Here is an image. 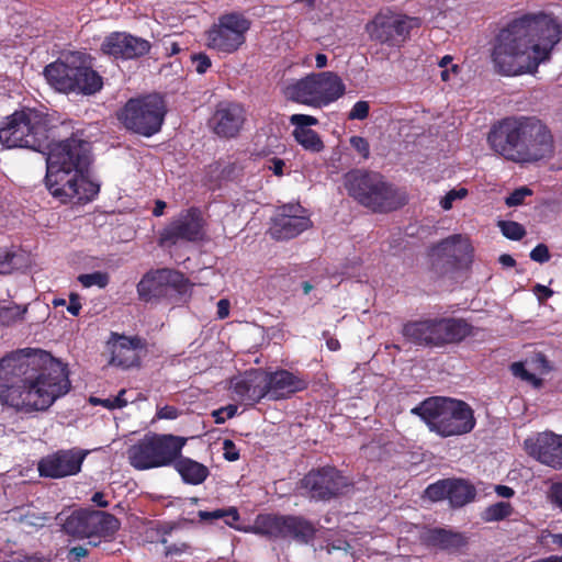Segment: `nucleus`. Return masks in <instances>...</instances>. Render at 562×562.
<instances>
[{
  "label": "nucleus",
  "mask_w": 562,
  "mask_h": 562,
  "mask_svg": "<svg viewBox=\"0 0 562 562\" xmlns=\"http://www.w3.org/2000/svg\"><path fill=\"white\" fill-rule=\"evenodd\" d=\"M111 353L110 363L122 368H130L138 360L137 346L133 339L127 337L114 339L111 342Z\"/></svg>",
  "instance_id": "c85d7f7f"
},
{
  "label": "nucleus",
  "mask_w": 562,
  "mask_h": 562,
  "mask_svg": "<svg viewBox=\"0 0 562 562\" xmlns=\"http://www.w3.org/2000/svg\"><path fill=\"white\" fill-rule=\"evenodd\" d=\"M532 191L527 187H521L516 189L510 195H508L505 200L506 205L508 206H517L522 204L524 200L531 195Z\"/></svg>",
  "instance_id": "de8ad7c7"
},
{
  "label": "nucleus",
  "mask_w": 562,
  "mask_h": 562,
  "mask_svg": "<svg viewBox=\"0 0 562 562\" xmlns=\"http://www.w3.org/2000/svg\"><path fill=\"white\" fill-rule=\"evenodd\" d=\"M81 310V303L78 294L71 293L69 296V304L67 305V311L74 315H79Z\"/></svg>",
  "instance_id": "6e6d98bb"
},
{
  "label": "nucleus",
  "mask_w": 562,
  "mask_h": 562,
  "mask_svg": "<svg viewBox=\"0 0 562 562\" xmlns=\"http://www.w3.org/2000/svg\"><path fill=\"white\" fill-rule=\"evenodd\" d=\"M412 413L443 438L469 434L476 424L471 406L451 397H430L413 408Z\"/></svg>",
  "instance_id": "20e7f679"
},
{
  "label": "nucleus",
  "mask_w": 562,
  "mask_h": 562,
  "mask_svg": "<svg viewBox=\"0 0 562 562\" xmlns=\"http://www.w3.org/2000/svg\"><path fill=\"white\" fill-rule=\"evenodd\" d=\"M561 35V24L549 14L514 21L496 37L491 55L495 71L506 77L537 74L551 59Z\"/></svg>",
  "instance_id": "f257e3e1"
},
{
  "label": "nucleus",
  "mask_w": 562,
  "mask_h": 562,
  "mask_svg": "<svg viewBox=\"0 0 562 562\" xmlns=\"http://www.w3.org/2000/svg\"><path fill=\"white\" fill-rule=\"evenodd\" d=\"M224 448H225V458L228 461H235L239 458V453L236 451L234 443L231 440L224 441Z\"/></svg>",
  "instance_id": "4d7b16f0"
},
{
  "label": "nucleus",
  "mask_w": 562,
  "mask_h": 562,
  "mask_svg": "<svg viewBox=\"0 0 562 562\" xmlns=\"http://www.w3.org/2000/svg\"><path fill=\"white\" fill-rule=\"evenodd\" d=\"M165 207H166V203L161 200H157L155 203V207L153 210V214L155 216H161L164 214Z\"/></svg>",
  "instance_id": "338daca9"
},
{
  "label": "nucleus",
  "mask_w": 562,
  "mask_h": 562,
  "mask_svg": "<svg viewBox=\"0 0 562 562\" xmlns=\"http://www.w3.org/2000/svg\"><path fill=\"white\" fill-rule=\"evenodd\" d=\"M530 258H531V260L539 262V263H544V262L549 261L550 254H549L548 247L544 244L537 245L531 250Z\"/></svg>",
  "instance_id": "3c124183"
},
{
  "label": "nucleus",
  "mask_w": 562,
  "mask_h": 562,
  "mask_svg": "<svg viewBox=\"0 0 562 562\" xmlns=\"http://www.w3.org/2000/svg\"><path fill=\"white\" fill-rule=\"evenodd\" d=\"M345 91L344 81L333 71L312 74L292 80L283 90L289 100L313 108H323L335 102Z\"/></svg>",
  "instance_id": "423d86ee"
},
{
  "label": "nucleus",
  "mask_w": 562,
  "mask_h": 562,
  "mask_svg": "<svg viewBox=\"0 0 562 562\" xmlns=\"http://www.w3.org/2000/svg\"><path fill=\"white\" fill-rule=\"evenodd\" d=\"M424 541L431 547L451 550L458 549L465 543L462 535L446 529H431L425 532Z\"/></svg>",
  "instance_id": "473e14b6"
},
{
  "label": "nucleus",
  "mask_w": 562,
  "mask_h": 562,
  "mask_svg": "<svg viewBox=\"0 0 562 562\" xmlns=\"http://www.w3.org/2000/svg\"><path fill=\"white\" fill-rule=\"evenodd\" d=\"M81 58L82 53L70 52L46 66L44 75L49 85L60 92H70L75 87L74 79Z\"/></svg>",
  "instance_id": "4be33fe9"
},
{
  "label": "nucleus",
  "mask_w": 562,
  "mask_h": 562,
  "mask_svg": "<svg viewBox=\"0 0 562 562\" xmlns=\"http://www.w3.org/2000/svg\"><path fill=\"white\" fill-rule=\"evenodd\" d=\"M26 306L9 304L0 306V325L10 326L23 319Z\"/></svg>",
  "instance_id": "58836bf2"
},
{
  "label": "nucleus",
  "mask_w": 562,
  "mask_h": 562,
  "mask_svg": "<svg viewBox=\"0 0 562 562\" xmlns=\"http://www.w3.org/2000/svg\"><path fill=\"white\" fill-rule=\"evenodd\" d=\"M91 499L99 507H106L109 505L108 502L104 499L103 493L101 492L94 493Z\"/></svg>",
  "instance_id": "69168bd1"
},
{
  "label": "nucleus",
  "mask_w": 562,
  "mask_h": 562,
  "mask_svg": "<svg viewBox=\"0 0 562 562\" xmlns=\"http://www.w3.org/2000/svg\"><path fill=\"white\" fill-rule=\"evenodd\" d=\"M125 393H126V391L122 390V391H120V393L116 396H114L113 402L117 408H122L127 405L128 400L124 397Z\"/></svg>",
  "instance_id": "e2e57ef3"
},
{
  "label": "nucleus",
  "mask_w": 562,
  "mask_h": 562,
  "mask_svg": "<svg viewBox=\"0 0 562 562\" xmlns=\"http://www.w3.org/2000/svg\"><path fill=\"white\" fill-rule=\"evenodd\" d=\"M498 261L502 266L507 267V268H512L516 265L515 259L510 255H507V254L502 255L499 257Z\"/></svg>",
  "instance_id": "0e129e2a"
},
{
  "label": "nucleus",
  "mask_w": 562,
  "mask_h": 562,
  "mask_svg": "<svg viewBox=\"0 0 562 562\" xmlns=\"http://www.w3.org/2000/svg\"><path fill=\"white\" fill-rule=\"evenodd\" d=\"M345 187L349 194L363 206L373 211L395 210L404 203L396 191L378 173L353 170L345 176Z\"/></svg>",
  "instance_id": "6e6552de"
},
{
  "label": "nucleus",
  "mask_w": 562,
  "mask_h": 562,
  "mask_svg": "<svg viewBox=\"0 0 562 562\" xmlns=\"http://www.w3.org/2000/svg\"><path fill=\"white\" fill-rule=\"evenodd\" d=\"M250 21L239 13L222 14L205 32V44L221 54L237 52L246 41Z\"/></svg>",
  "instance_id": "9b49d317"
},
{
  "label": "nucleus",
  "mask_w": 562,
  "mask_h": 562,
  "mask_svg": "<svg viewBox=\"0 0 562 562\" xmlns=\"http://www.w3.org/2000/svg\"><path fill=\"white\" fill-rule=\"evenodd\" d=\"M65 532L78 538L109 537L120 528L111 514L99 510H76L63 524Z\"/></svg>",
  "instance_id": "f8f14e48"
},
{
  "label": "nucleus",
  "mask_w": 562,
  "mask_h": 562,
  "mask_svg": "<svg viewBox=\"0 0 562 562\" xmlns=\"http://www.w3.org/2000/svg\"><path fill=\"white\" fill-rule=\"evenodd\" d=\"M438 321H420L408 323L403 328V335L414 344L438 346Z\"/></svg>",
  "instance_id": "bb28decb"
},
{
  "label": "nucleus",
  "mask_w": 562,
  "mask_h": 562,
  "mask_svg": "<svg viewBox=\"0 0 562 562\" xmlns=\"http://www.w3.org/2000/svg\"><path fill=\"white\" fill-rule=\"evenodd\" d=\"M22 263V254L15 247L0 248V274L13 272Z\"/></svg>",
  "instance_id": "4c0bfd02"
},
{
  "label": "nucleus",
  "mask_w": 562,
  "mask_h": 562,
  "mask_svg": "<svg viewBox=\"0 0 562 562\" xmlns=\"http://www.w3.org/2000/svg\"><path fill=\"white\" fill-rule=\"evenodd\" d=\"M198 516L200 520L207 522H213L217 519H224L227 526L239 529L236 524L239 521L240 516L236 507L220 508L212 512L200 510Z\"/></svg>",
  "instance_id": "e433bc0d"
},
{
  "label": "nucleus",
  "mask_w": 562,
  "mask_h": 562,
  "mask_svg": "<svg viewBox=\"0 0 562 562\" xmlns=\"http://www.w3.org/2000/svg\"><path fill=\"white\" fill-rule=\"evenodd\" d=\"M449 480L438 481L425 490V495L432 502L448 499Z\"/></svg>",
  "instance_id": "37998d69"
},
{
  "label": "nucleus",
  "mask_w": 562,
  "mask_h": 562,
  "mask_svg": "<svg viewBox=\"0 0 562 562\" xmlns=\"http://www.w3.org/2000/svg\"><path fill=\"white\" fill-rule=\"evenodd\" d=\"M46 153V170L56 166V170L88 168L90 164V144L77 137L54 143L44 144Z\"/></svg>",
  "instance_id": "ddd939ff"
},
{
  "label": "nucleus",
  "mask_w": 562,
  "mask_h": 562,
  "mask_svg": "<svg viewBox=\"0 0 562 562\" xmlns=\"http://www.w3.org/2000/svg\"><path fill=\"white\" fill-rule=\"evenodd\" d=\"M285 522L286 517L261 515L256 519L255 529L257 532L269 537L283 538Z\"/></svg>",
  "instance_id": "c9c22d12"
},
{
  "label": "nucleus",
  "mask_w": 562,
  "mask_h": 562,
  "mask_svg": "<svg viewBox=\"0 0 562 562\" xmlns=\"http://www.w3.org/2000/svg\"><path fill=\"white\" fill-rule=\"evenodd\" d=\"M528 456L553 469L562 468V436L552 431L537 432L524 441Z\"/></svg>",
  "instance_id": "a211bd4d"
},
{
  "label": "nucleus",
  "mask_w": 562,
  "mask_h": 562,
  "mask_svg": "<svg viewBox=\"0 0 562 562\" xmlns=\"http://www.w3.org/2000/svg\"><path fill=\"white\" fill-rule=\"evenodd\" d=\"M171 465L187 484L199 485L209 476V469L204 464L183 457L181 453Z\"/></svg>",
  "instance_id": "c756f323"
},
{
  "label": "nucleus",
  "mask_w": 562,
  "mask_h": 562,
  "mask_svg": "<svg viewBox=\"0 0 562 562\" xmlns=\"http://www.w3.org/2000/svg\"><path fill=\"white\" fill-rule=\"evenodd\" d=\"M196 72L204 74L211 67L212 63L207 55L196 54L192 57Z\"/></svg>",
  "instance_id": "864d4df0"
},
{
  "label": "nucleus",
  "mask_w": 562,
  "mask_h": 562,
  "mask_svg": "<svg viewBox=\"0 0 562 562\" xmlns=\"http://www.w3.org/2000/svg\"><path fill=\"white\" fill-rule=\"evenodd\" d=\"M314 527L311 522L300 517H286L283 538H293L306 542L314 536Z\"/></svg>",
  "instance_id": "f704fd0d"
},
{
  "label": "nucleus",
  "mask_w": 562,
  "mask_h": 562,
  "mask_svg": "<svg viewBox=\"0 0 562 562\" xmlns=\"http://www.w3.org/2000/svg\"><path fill=\"white\" fill-rule=\"evenodd\" d=\"M165 114L166 105L162 98L150 94L130 100L120 119L126 128L144 136H151L159 132Z\"/></svg>",
  "instance_id": "9d476101"
},
{
  "label": "nucleus",
  "mask_w": 562,
  "mask_h": 562,
  "mask_svg": "<svg viewBox=\"0 0 562 562\" xmlns=\"http://www.w3.org/2000/svg\"><path fill=\"white\" fill-rule=\"evenodd\" d=\"M467 195L468 190L465 188L452 189L440 199L439 205L442 210L449 211L452 209L456 201H461L467 198Z\"/></svg>",
  "instance_id": "c03bdc74"
},
{
  "label": "nucleus",
  "mask_w": 562,
  "mask_h": 562,
  "mask_svg": "<svg viewBox=\"0 0 562 562\" xmlns=\"http://www.w3.org/2000/svg\"><path fill=\"white\" fill-rule=\"evenodd\" d=\"M88 554V550L81 546L74 547L69 550V561H78Z\"/></svg>",
  "instance_id": "13d9d810"
},
{
  "label": "nucleus",
  "mask_w": 562,
  "mask_h": 562,
  "mask_svg": "<svg viewBox=\"0 0 562 562\" xmlns=\"http://www.w3.org/2000/svg\"><path fill=\"white\" fill-rule=\"evenodd\" d=\"M204 220L196 209H190L179 214L159 234V245L170 247L179 241H198L204 238Z\"/></svg>",
  "instance_id": "2eb2a0df"
},
{
  "label": "nucleus",
  "mask_w": 562,
  "mask_h": 562,
  "mask_svg": "<svg viewBox=\"0 0 562 562\" xmlns=\"http://www.w3.org/2000/svg\"><path fill=\"white\" fill-rule=\"evenodd\" d=\"M179 416L180 411L177 407L170 405L158 407L156 412V418L158 419L173 420L177 419Z\"/></svg>",
  "instance_id": "603ef678"
},
{
  "label": "nucleus",
  "mask_w": 562,
  "mask_h": 562,
  "mask_svg": "<svg viewBox=\"0 0 562 562\" xmlns=\"http://www.w3.org/2000/svg\"><path fill=\"white\" fill-rule=\"evenodd\" d=\"M419 25L418 19L394 14H378L367 24L371 40L391 46L400 45L406 40L412 29Z\"/></svg>",
  "instance_id": "4468645a"
},
{
  "label": "nucleus",
  "mask_w": 562,
  "mask_h": 562,
  "mask_svg": "<svg viewBox=\"0 0 562 562\" xmlns=\"http://www.w3.org/2000/svg\"><path fill=\"white\" fill-rule=\"evenodd\" d=\"M510 370L513 374L517 378H520L524 381H527L528 383L532 384L533 386L538 387L541 385V379L536 376L533 373H530L521 362H515L512 364Z\"/></svg>",
  "instance_id": "a18cd8bd"
},
{
  "label": "nucleus",
  "mask_w": 562,
  "mask_h": 562,
  "mask_svg": "<svg viewBox=\"0 0 562 562\" xmlns=\"http://www.w3.org/2000/svg\"><path fill=\"white\" fill-rule=\"evenodd\" d=\"M300 205H284L274 216L269 233L273 239L283 240L296 237L311 226Z\"/></svg>",
  "instance_id": "6ab92c4d"
},
{
  "label": "nucleus",
  "mask_w": 562,
  "mask_h": 562,
  "mask_svg": "<svg viewBox=\"0 0 562 562\" xmlns=\"http://www.w3.org/2000/svg\"><path fill=\"white\" fill-rule=\"evenodd\" d=\"M229 314V302L227 300H220L217 302V315L221 319L227 317Z\"/></svg>",
  "instance_id": "052dcab7"
},
{
  "label": "nucleus",
  "mask_w": 562,
  "mask_h": 562,
  "mask_svg": "<svg viewBox=\"0 0 562 562\" xmlns=\"http://www.w3.org/2000/svg\"><path fill=\"white\" fill-rule=\"evenodd\" d=\"M470 250L467 238L461 235L450 236L432 248V256L437 258H447L448 260L458 261Z\"/></svg>",
  "instance_id": "2f4dec72"
},
{
  "label": "nucleus",
  "mask_w": 562,
  "mask_h": 562,
  "mask_svg": "<svg viewBox=\"0 0 562 562\" xmlns=\"http://www.w3.org/2000/svg\"><path fill=\"white\" fill-rule=\"evenodd\" d=\"M74 83L75 87L70 92L82 93L86 95L94 94L100 91L103 86L101 76L91 68L90 58L85 53H82L80 65L77 67Z\"/></svg>",
  "instance_id": "a878e982"
},
{
  "label": "nucleus",
  "mask_w": 562,
  "mask_h": 562,
  "mask_svg": "<svg viewBox=\"0 0 562 562\" xmlns=\"http://www.w3.org/2000/svg\"><path fill=\"white\" fill-rule=\"evenodd\" d=\"M495 492L499 497H503V498H509V497L514 496V494H515V491L512 487L506 486V485H496Z\"/></svg>",
  "instance_id": "680f3d73"
},
{
  "label": "nucleus",
  "mask_w": 562,
  "mask_h": 562,
  "mask_svg": "<svg viewBox=\"0 0 562 562\" xmlns=\"http://www.w3.org/2000/svg\"><path fill=\"white\" fill-rule=\"evenodd\" d=\"M171 271L167 269L149 272L143 277L137 284V292L139 296L149 301L153 297L159 296L165 292V286L169 281Z\"/></svg>",
  "instance_id": "cd10ccee"
},
{
  "label": "nucleus",
  "mask_w": 562,
  "mask_h": 562,
  "mask_svg": "<svg viewBox=\"0 0 562 562\" xmlns=\"http://www.w3.org/2000/svg\"><path fill=\"white\" fill-rule=\"evenodd\" d=\"M78 280L85 288H91L95 285L102 289L105 288L109 283V274L102 271H95L92 273L80 274Z\"/></svg>",
  "instance_id": "79ce46f5"
},
{
  "label": "nucleus",
  "mask_w": 562,
  "mask_h": 562,
  "mask_svg": "<svg viewBox=\"0 0 562 562\" xmlns=\"http://www.w3.org/2000/svg\"><path fill=\"white\" fill-rule=\"evenodd\" d=\"M351 147L364 159L370 156V146L366 138L361 136L350 137Z\"/></svg>",
  "instance_id": "09e8293b"
},
{
  "label": "nucleus",
  "mask_w": 562,
  "mask_h": 562,
  "mask_svg": "<svg viewBox=\"0 0 562 562\" xmlns=\"http://www.w3.org/2000/svg\"><path fill=\"white\" fill-rule=\"evenodd\" d=\"M547 537L551 538V543L558 547H562V533L548 532Z\"/></svg>",
  "instance_id": "774afa93"
},
{
  "label": "nucleus",
  "mask_w": 562,
  "mask_h": 562,
  "mask_svg": "<svg viewBox=\"0 0 562 562\" xmlns=\"http://www.w3.org/2000/svg\"><path fill=\"white\" fill-rule=\"evenodd\" d=\"M307 387V381L288 370L267 372V397L273 401L288 398Z\"/></svg>",
  "instance_id": "b1692460"
},
{
  "label": "nucleus",
  "mask_w": 562,
  "mask_h": 562,
  "mask_svg": "<svg viewBox=\"0 0 562 562\" xmlns=\"http://www.w3.org/2000/svg\"><path fill=\"white\" fill-rule=\"evenodd\" d=\"M487 142L497 155L518 164L537 162L554 151L550 130L531 116L504 119L492 127Z\"/></svg>",
  "instance_id": "7ed1b4c3"
},
{
  "label": "nucleus",
  "mask_w": 562,
  "mask_h": 562,
  "mask_svg": "<svg viewBox=\"0 0 562 562\" xmlns=\"http://www.w3.org/2000/svg\"><path fill=\"white\" fill-rule=\"evenodd\" d=\"M57 165L46 170V187L50 194L63 203H86L99 192V187L87 176L88 168L56 170Z\"/></svg>",
  "instance_id": "1a4fd4ad"
},
{
  "label": "nucleus",
  "mask_w": 562,
  "mask_h": 562,
  "mask_svg": "<svg viewBox=\"0 0 562 562\" xmlns=\"http://www.w3.org/2000/svg\"><path fill=\"white\" fill-rule=\"evenodd\" d=\"M475 496V490L463 480H449L448 501L453 507H462Z\"/></svg>",
  "instance_id": "72a5a7b5"
},
{
  "label": "nucleus",
  "mask_w": 562,
  "mask_h": 562,
  "mask_svg": "<svg viewBox=\"0 0 562 562\" xmlns=\"http://www.w3.org/2000/svg\"><path fill=\"white\" fill-rule=\"evenodd\" d=\"M236 413H237L236 405H227L225 407L215 409L212 415H213L216 424H223L226 422V419L234 417L236 415Z\"/></svg>",
  "instance_id": "8fccbe9b"
},
{
  "label": "nucleus",
  "mask_w": 562,
  "mask_h": 562,
  "mask_svg": "<svg viewBox=\"0 0 562 562\" xmlns=\"http://www.w3.org/2000/svg\"><path fill=\"white\" fill-rule=\"evenodd\" d=\"M370 105L368 101H357L348 113L349 120L362 121L368 117Z\"/></svg>",
  "instance_id": "49530a36"
},
{
  "label": "nucleus",
  "mask_w": 562,
  "mask_h": 562,
  "mask_svg": "<svg viewBox=\"0 0 562 562\" xmlns=\"http://www.w3.org/2000/svg\"><path fill=\"white\" fill-rule=\"evenodd\" d=\"M513 514V507L508 502H498L488 506L483 513V519L487 522L499 521Z\"/></svg>",
  "instance_id": "ea45409f"
},
{
  "label": "nucleus",
  "mask_w": 562,
  "mask_h": 562,
  "mask_svg": "<svg viewBox=\"0 0 562 562\" xmlns=\"http://www.w3.org/2000/svg\"><path fill=\"white\" fill-rule=\"evenodd\" d=\"M48 139V117L36 109L16 111L0 126V143L5 148H31L43 151Z\"/></svg>",
  "instance_id": "39448f33"
},
{
  "label": "nucleus",
  "mask_w": 562,
  "mask_h": 562,
  "mask_svg": "<svg viewBox=\"0 0 562 562\" xmlns=\"http://www.w3.org/2000/svg\"><path fill=\"white\" fill-rule=\"evenodd\" d=\"M549 497L562 510V482L552 484Z\"/></svg>",
  "instance_id": "5fc2aeb1"
},
{
  "label": "nucleus",
  "mask_w": 562,
  "mask_h": 562,
  "mask_svg": "<svg viewBox=\"0 0 562 562\" xmlns=\"http://www.w3.org/2000/svg\"><path fill=\"white\" fill-rule=\"evenodd\" d=\"M348 485L347 479L334 468L311 471L302 480V486L308 496L317 501L330 499L341 494Z\"/></svg>",
  "instance_id": "f3484780"
},
{
  "label": "nucleus",
  "mask_w": 562,
  "mask_h": 562,
  "mask_svg": "<svg viewBox=\"0 0 562 562\" xmlns=\"http://www.w3.org/2000/svg\"><path fill=\"white\" fill-rule=\"evenodd\" d=\"M245 121V109L240 104L222 102L213 113L210 124L216 135L231 138L239 134Z\"/></svg>",
  "instance_id": "412c9836"
},
{
  "label": "nucleus",
  "mask_w": 562,
  "mask_h": 562,
  "mask_svg": "<svg viewBox=\"0 0 562 562\" xmlns=\"http://www.w3.org/2000/svg\"><path fill=\"white\" fill-rule=\"evenodd\" d=\"M438 346L463 340L471 334V326L462 319H438Z\"/></svg>",
  "instance_id": "7c9ffc66"
},
{
  "label": "nucleus",
  "mask_w": 562,
  "mask_h": 562,
  "mask_svg": "<svg viewBox=\"0 0 562 562\" xmlns=\"http://www.w3.org/2000/svg\"><path fill=\"white\" fill-rule=\"evenodd\" d=\"M289 121L293 126L292 136L299 145L305 150L315 154L324 150V142L321 136L311 128V126L318 124V120L315 116L293 114L290 116Z\"/></svg>",
  "instance_id": "393cba45"
},
{
  "label": "nucleus",
  "mask_w": 562,
  "mask_h": 562,
  "mask_svg": "<svg viewBox=\"0 0 562 562\" xmlns=\"http://www.w3.org/2000/svg\"><path fill=\"white\" fill-rule=\"evenodd\" d=\"M70 391L66 367L50 356L43 367L20 362L16 356L0 360V403L22 413L46 411Z\"/></svg>",
  "instance_id": "f03ea898"
},
{
  "label": "nucleus",
  "mask_w": 562,
  "mask_h": 562,
  "mask_svg": "<svg viewBox=\"0 0 562 562\" xmlns=\"http://www.w3.org/2000/svg\"><path fill=\"white\" fill-rule=\"evenodd\" d=\"M187 438L176 435L147 434L127 450L136 470L170 467L182 452Z\"/></svg>",
  "instance_id": "0eeeda50"
},
{
  "label": "nucleus",
  "mask_w": 562,
  "mask_h": 562,
  "mask_svg": "<svg viewBox=\"0 0 562 562\" xmlns=\"http://www.w3.org/2000/svg\"><path fill=\"white\" fill-rule=\"evenodd\" d=\"M231 389L241 402L256 404L267 396V372L247 371L232 379Z\"/></svg>",
  "instance_id": "5701e85b"
},
{
  "label": "nucleus",
  "mask_w": 562,
  "mask_h": 562,
  "mask_svg": "<svg viewBox=\"0 0 562 562\" xmlns=\"http://www.w3.org/2000/svg\"><path fill=\"white\" fill-rule=\"evenodd\" d=\"M284 161L282 159L274 158L271 160L269 165V170H271L276 176L283 175Z\"/></svg>",
  "instance_id": "bf43d9fd"
},
{
  "label": "nucleus",
  "mask_w": 562,
  "mask_h": 562,
  "mask_svg": "<svg viewBox=\"0 0 562 562\" xmlns=\"http://www.w3.org/2000/svg\"><path fill=\"white\" fill-rule=\"evenodd\" d=\"M150 49V43L142 37L125 32H113L109 34L101 50L110 56L122 59H132L146 55Z\"/></svg>",
  "instance_id": "aec40b11"
},
{
  "label": "nucleus",
  "mask_w": 562,
  "mask_h": 562,
  "mask_svg": "<svg viewBox=\"0 0 562 562\" xmlns=\"http://www.w3.org/2000/svg\"><path fill=\"white\" fill-rule=\"evenodd\" d=\"M498 227L503 235L512 240H519L526 234L524 226L514 221H499Z\"/></svg>",
  "instance_id": "a19ab883"
},
{
  "label": "nucleus",
  "mask_w": 562,
  "mask_h": 562,
  "mask_svg": "<svg viewBox=\"0 0 562 562\" xmlns=\"http://www.w3.org/2000/svg\"><path fill=\"white\" fill-rule=\"evenodd\" d=\"M89 451L80 448L63 449L43 457L37 464L41 476L63 479L76 475Z\"/></svg>",
  "instance_id": "dca6fc26"
}]
</instances>
